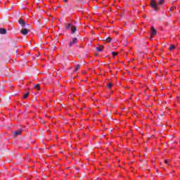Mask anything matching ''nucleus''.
Wrapping results in <instances>:
<instances>
[{"mask_svg":"<svg viewBox=\"0 0 180 180\" xmlns=\"http://www.w3.org/2000/svg\"><path fill=\"white\" fill-rule=\"evenodd\" d=\"M81 68V64H77L75 67V72L78 71Z\"/></svg>","mask_w":180,"mask_h":180,"instance_id":"obj_11","label":"nucleus"},{"mask_svg":"<svg viewBox=\"0 0 180 180\" xmlns=\"http://www.w3.org/2000/svg\"><path fill=\"white\" fill-rule=\"evenodd\" d=\"M158 4L159 5H162V4H164V1H163L162 0H159V1H158Z\"/></svg>","mask_w":180,"mask_h":180,"instance_id":"obj_16","label":"nucleus"},{"mask_svg":"<svg viewBox=\"0 0 180 180\" xmlns=\"http://www.w3.org/2000/svg\"><path fill=\"white\" fill-rule=\"evenodd\" d=\"M112 54L113 57H115V56H117V53L112 52Z\"/></svg>","mask_w":180,"mask_h":180,"instance_id":"obj_17","label":"nucleus"},{"mask_svg":"<svg viewBox=\"0 0 180 180\" xmlns=\"http://www.w3.org/2000/svg\"><path fill=\"white\" fill-rule=\"evenodd\" d=\"M78 43V39L77 37H75L72 39L71 41L69 42V49H71L74 44H77Z\"/></svg>","mask_w":180,"mask_h":180,"instance_id":"obj_4","label":"nucleus"},{"mask_svg":"<svg viewBox=\"0 0 180 180\" xmlns=\"http://www.w3.org/2000/svg\"><path fill=\"white\" fill-rule=\"evenodd\" d=\"M96 50H97V51L101 52V51H102L103 50V46H98V47L96 49Z\"/></svg>","mask_w":180,"mask_h":180,"instance_id":"obj_9","label":"nucleus"},{"mask_svg":"<svg viewBox=\"0 0 180 180\" xmlns=\"http://www.w3.org/2000/svg\"><path fill=\"white\" fill-rule=\"evenodd\" d=\"M106 43H110L112 41V38L110 37H107L105 39Z\"/></svg>","mask_w":180,"mask_h":180,"instance_id":"obj_12","label":"nucleus"},{"mask_svg":"<svg viewBox=\"0 0 180 180\" xmlns=\"http://www.w3.org/2000/svg\"><path fill=\"white\" fill-rule=\"evenodd\" d=\"M169 161L168 160V159H166L165 160V164H167V165H168V162H169Z\"/></svg>","mask_w":180,"mask_h":180,"instance_id":"obj_18","label":"nucleus"},{"mask_svg":"<svg viewBox=\"0 0 180 180\" xmlns=\"http://www.w3.org/2000/svg\"><path fill=\"white\" fill-rule=\"evenodd\" d=\"M112 83H108V84H107V86H108V89H110V88H112Z\"/></svg>","mask_w":180,"mask_h":180,"instance_id":"obj_15","label":"nucleus"},{"mask_svg":"<svg viewBox=\"0 0 180 180\" xmlns=\"http://www.w3.org/2000/svg\"><path fill=\"white\" fill-rule=\"evenodd\" d=\"M22 134V129H18L14 132V136L16 137V136H20Z\"/></svg>","mask_w":180,"mask_h":180,"instance_id":"obj_7","label":"nucleus"},{"mask_svg":"<svg viewBox=\"0 0 180 180\" xmlns=\"http://www.w3.org/2000/svg\"><path fill=\"white\" fill-rule=\"evenodd\" d=\"M30 95L29 92H27L25 94L23 95V98L26 99Z\"/></svg>","mask_w":180,"mask_h":180,"instance_id":"obj_14","label":"nucleus"},{"mask_svg":"<svg viewBox=\"0 0 180 180\" xmlns=\"http://www.w3.org/2000/svg\"><path fill=\"white\" fill-rule=\"evenodd\" d=\"M156 34H157V30H155V28H154V27H152L150 40H152L153 37H154V36H155Z\"/></svg>","mask_w":180,"mask_h":180,"instance_id":"obj_5","label":"nucleus"},{"mask_svg":"<svg viewBox=\"0 0 180 180\" xmlns=\"http://www.w3.org/2000/svg\"><path fill=\"white\" fill-rule=\"evenodd\" d=\"M34 88L35 89H37V91H40V84H35Z\"/></svg>","mask_w":180,"mask_h":180,"instance_id":"obj_10","label":"nucleus"},{"mask_svg":"<svg viewBox=\"0 0 180 180\" xmlns=\"http://www.w3.org/2000/svg\"><path fill=\"white\" fill-rule=\"evenodd\" d=\"M65 29L66 30H70L71 29V33L72 34H75V32H77V27L74 25L73 24H65Z\"/></svg>","mask_w":180,"mask_h":180,"instance_id":"obj_1","label":"nucleus"},{"mask_svg":"<svg viewBox=\"0 0 180 180\" xmlns=\"http://www.w3.org/2000/svg\"><path fill=\"white\" fill-rule=\"evenodd\" d=\"M78 2H81V0H77Z\"/></svg>","mask_w":180,"mask_h":180,"instance_id":"obj_20","label":"nucleus"},{"mask_svg":"<svg viewBox=\"0 0 180 180\" xmlns=\"http://www.w3.org/2000/svg\"><path fill=\"white\" fill-rule=\"evenodd\" d=\"M65 3L68 2V0H63Z\"/></svg>","mask_w":180,"mask_h":180,"instance_id":"obj_19","label":"nucleus"},{"mask_svg":"<svg viewBox=\"0 0 180 180\" xmlns=\"http://www.w3.org/2000/svg\"><path fill=\"white\" fill-rule=\"evenodd\" d=\"M150 6L154 9V11H160V8L157 6V2L155 0L150 1Z\"/></svg>","mask_w":180,"mask_h":180,"instance_id":"obj_2","label":"nucleus"},{"mask_svg":"<svg viewBox=\"0 0 180 180\" xmlns=\"http://www.w3.org/2000/svg\"><path fill=\"white\" fill-rule=\"evenodd\" d=\"M175 49V46L174 44L170 45V46L169 47V50H174Z\"/></svg>","mask_w":180,"mask_h":180,"instance_id":"obj_13","label":"nucleus"},{"mask_svg":"<svg viewBox=\"0 0 180 180\" xmlns=\"http://www.w3.org/2000/svg\"><path fill=\"white\" fill-rule=\"evenodd\" d=\"M6 29L5 28H0V34H6Z\"/></svg>","mask_w":180,"mask_h":180,"instance_id":"obj_8","label":"nucleus"},{"mask_svg":"<svg viewBox=\"0 0 180 180\" xmlns=\"http://www.w3.org/2000/svg\"><path fill=\"white\" fill-rule=\"evenodd\" d=\"M29 32H30V30L27 28H24L22 30H21L20 33H22V34H23L24 36H26Z\"/></svg>","mask_w":180,"mask_h":180,"instance_id":"obj_6","label":"nucleus"},{"mask_svg":"<svg viewBox=\"0 0 180 180\" xmlns=\"http://www.w3.org/2000/svg\"><path fill=\"white\" fill-rule=\"evenodd\" d=\"M18 23H19V25H20V26H21V27H22V29L26 28V26L27 25L26 22H25V20H22V18H19Z\"/></svg>","mask_w":180,"mask_h":180,"instance_id":"obj_3","label":"nucleus"},{"mask_svg":"<svg viewBox=\"0 0 180 180\" xmlns=\"http://www.w3.org/2000/svg\"><path fill=\"white\" fill-rule=\"evenodd\" d=\"M163 2H165V0H162Z\"/></svg>","mask_w":180,"mask_h":180,"instance_id":"obj_21","label":"nucleus"}]
</instances>
